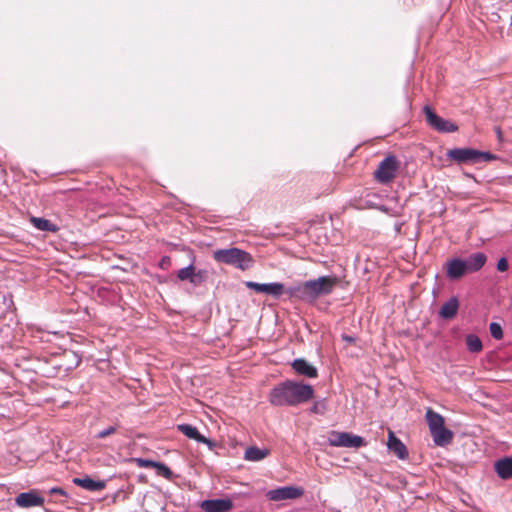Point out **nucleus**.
I'll return each instance as SVG.
<instances>
[{
  "label": "nucleus",
  "instance_id": "obj_24",
  "mask_svg": "<svg viewBox=\"0 0 512 512\" xmlns=\"http://www.w3.org/2000/svg\"><path fill=\"white\" fill-rule=\"evenodd\" d=\"M466 345L468 350L473 353H478L483 348L480 338L473 334H470L466 337Z\"/></svg>",
  "mask_w": 512,
  "mask_h": 512
},
{
  "label": "nucleus",
  "instance_id": "obj_5",
  "mask_svg": "<svg viewBox=\"0 0 512 512\" xmlns=\"http://www.w3.org/2000/svg\"><path fill=\"white\" fill-rule=\"evenodd\" d=\"M399 159L392 154L387 155L373 172V178L382 185H388L397 177L400 169Z\"/></svg>",
  "mask_w": 512,
  "mask_h": 512
},
{
  "label": "nucleus",
  "instance_id": "obj_10",
  "mask_svg": "<svg viewBox=\"0 0 512 512\" xmlns=\"http://www.w3.org/2000/svg\"><path fill=\"white\" fill-rule=\"evenodd\" d=\"M446 276L451 280H458L465 274H469L464 260L461 258H453L445 264Z\"/></svg>",
  "mask_w": 512,
  "mask_h": 512
},
{
  "label": "nucleus",
  "instance_id": "obj_29",
  "mask_svg": "<svg viewBox=\"0 0 512 512\" xmlns=\"http://www.w3.org/2000/svg\"><path fill=\"white\" fill-rule=\"evenodd\" d=\"M133 462L140 468H154L156 466V461L143 459V458H134Z\"/></svg>",
  "mask_w": 512,
  "mask_h": 512
},
{
  "label": "nucleus",
  "instance_id": "obj_30",
  "mask_svg": "<svg viewBox=\"0 0 512 512\" xmlns=\"http://www.w3.org/2000/svg\"><path fill=\"white\" fill-rule=\"evenodd\" d=\"M116 432H117V426H109L106 429L98 432V434L96 435V438L104 439L108 436L115 434Z\"/></svg>",
  "mask_w": 512,
  "mask_h": 512
},
{
  "label": "nucleus",
  "instance_id": "obj_16",
  "mask_svg": "<svg viewBox=\"0 0 512 512\" xmlns=\"http://www.w3.org/2000/svg\"><path fill=\"white\" fill-rule=\"evenodd\" d=\"M178 431L184 434L186 437L193 439L199 443H204L209 445L210 447L213 445L212 441L204 437L199 433L196 427L190 424H179L177 426Z\"/></svg>",
  "mask_w": 512,
  "mask_h": 512
},
{
  "label": "nucleus",
  "instance_id": "obj_11",
  "mask_svg": "<svg viewBox=\"0 0 512 512\" xmlns=\"http://www.w3.org/2000/svg\"><path fill=\"white\" fill-rule=\"evenodd\" d=\"M15 503L19 507H23V508L42 506L44 504V498L39 496L36 491H29V492L20 493L15 498Z\"/></svg>",
  "mask_w": 512,
  "mask_h": 512
},
{
  "label": "nucleus",
  "instance_id": "obj_18",
  "mask_svg": "<svg viewBox=\"0 0 512 512\" xmlns=\"http://www.w3.org/2000/svg\"><path fill=\"white\" fill-rule=\"evenodd\" d=\"M494 469L497 475L504 480L512 478V458H503L495 462Z\"/></svg>",
  "mask_w": 512,
  "mask_h": 512
},
{
  "label": "nucleus",
  "instance_id": "obj_8",
  "mask_svg": "<svg viewBox=\"0 0 512 512\" xmlns=\"http://www.w3.org/2000/svg\"><path fill=\"white\" fill-rule=\"evenodd\" d=\"M304 494L301 487L285 486L273 489L267 492V497L271 501H281L286 499H297Z\"/></svg>",
  "mask_w": 512,
  "mask_h": 512
},
{
  "label": "nucleus",
  "instance_id": "obj_15",
  "mask_svg": "<svg viewBox=\"0 0 512 512\" xmlns=\"http://www.w3.org/2000/svg\"><path fill=\"white\" fill-rule=\"evenodd\" d=\"M73 483L85 490L96 492L102 491L106 487V482L103 480H94L88 476L83 478H74Z\"/></svg>",
  "mask_w": 512,
  "mask_h": 512
},
{
  "label": "nucleus",
  "instance_id": "obj_33",
  "mask_svg": "<svg viewBox=\"0 0 512 512\" xmlns=\"http://www.w3.org/2000/svg\"><path fill=\"white\" fill-rule=\"evenodd\" d=\"M497 135H498L499 138H501L502 133H501L500 128H497Z\"/></svg>",
  "mask_w": 512,
  "mask_h": 512
},
{
  "label": "nucleus",
  "instance_id": "obj_4",
  "mask_svg": "<svg viewBox=\"0 0 512 512\" xmlns=\"http://www.w3.org/2000/svg\"><path fill=\"white\" fill-rule=\"evenodd\" d=\"M446 156L449 160L458 164H475L497 159V156L492 153L482 152L473 148L450 149L447 151Z\"/></svg>",
  "mask_w": 512,
  "mask_h": 512
},
{
  "label": "nucleus",
  "instance_id": "obj_3",
  "mask_svg": "<svg viewBox=\"0 0 512 512\" xmlns=\"http://www.w3.org/2000/svg\"><path fill=\"white\" fill-rule=\"evenodd\" d=\"M213 258L219 263L234 266L242 271L251 268L254 264L250 253L235 247L215 250Z\"/></svg>",
  "mask_w": 512,
  "mask_h": 512
},
{
  "label": "nucleus",
  "instance_id": "obj_9",
  "mask_svg": "<svg viewBox=\"0 0 512 512\" xmlns=\"http://www.w3.org/2000/svg\"><path fill=\"white\" fill-rule=\"evenodd\" d=\"M245 286L258 293H266L276 298L280 297L284 293V285L282 283H268L260 284L252 281L245 282Z\"/></svg>",
  "mask_w": 512,
  "mask_h": 512
},
{
  "label": "nucleus",
  "instance_id": "obj_26",
  "mask_svg": "<svg viewBox=\"0 0 512 512\" xmlns=\"http://www.w3.org/2000/svg\"><path fill=\"white\" fill-rule=\"evenodd\" d=\"M155 469H156L157 475L162 476L167 480H171V478L173 476V472L167 465H165L164 463H161V462H157Z\"/></svg>",
  "mask_w": 512,
  "mask_h": 512
},
{
  "label": "nucleus",
  "instance_id": "obj_34",
  "mask_svg": "<svg viewBox=\"0 0 512 512\" xmlns=\"http://www.w3.org/2000/svg\"><path fill=\"white\" fill-rule=\"evenodd\" d=\"M343 338H344L345 340H347V341H350V342L353 340V339H352L351 337H349V336H344Z\"/></svg>",
  "mask_w": 512,
  "mask_h": 512
},
{
  "label": "nucleus",
  "instance_id": "obj_25",
  "mask_svg": "<svg viewBox=\"0 0 512 512\" xmlns=\"http://www.w3.org/2000/svg\"><path fill=\"white\" fill-rule=\"evenodd\" d=\"M195 267L193 265H189L188 267L182 268L178 271L177 277L181 281L189 280L192 283V279L194 278Z\"/></svg>",
  "mask_w": 512,
  "mask_h": 512
},
{
  "label": "nucleus",
  "instance_id": "obj_23",
  "mask_svg": "<svg viewBox=\"0 0 512 512\" xmlns=\"http://www.w3.org/2000/svg\"><path fill=\"white\" fill-rule=\"evenodd\" d=\"M270 454L268 449H260L256 446H252L246 449L244 458L248 461H260L266 458Z\"/></svg>",
  "mask_w": 512,
  "mask_h": 512
},
{
  "label": "nucleus",
  "instance_id": "obj_13",
  "mask_svg": "<svg viewBox=\"0 0 512 512\" xmlns=\"http://www.w3.org/2000/svg\"><path fill=\"white\" fill-rule=\"evenodd\" d=\"M388 449L394 453L399 459H406L408 457V450L403 442L396 437L393 431H389L388 433Z\"/></svg>",
  "mask_w": 512,
  "mask_h": 512
},
{
  "label": "nucleus",
  "instance_id": "obj_7",
  "mask_svg": "<svg viewBox=\"0 0 512 512\" xmlns=\"http://www.w3.org/2000/svg\"><path fill=\"white\" fill-rule=\"evenodd\" d=\"M423 112L427 123L435 130L440 132H455L458 130V126L456 124L441 118L429 106H425L423 108Z\"/></svg>",
  "mask_w": 512,
  "mask_h": 512
},
{
  "label": "nucleus",
  "instance_id": "obj_31",
  "mask_svg": "<svg viewBox=\"0 0 512 512\" xmlns=\"http://www.w3.org/2000/svg\"><path fill=\"white\" fill-rule=\"evenodd\" d=\"M508 269V261L506 258L502 257L499 259L497 263V270L500 272H504Z\"/></svg>",
  "mask_w": 512,
  "mask_h": 512
},
{
  "label": "nucleus",
  "instance_id": "obj_6",
  "mask_svg": "<svg viewBox=\"0 0 512 512\" xmlns=\"http://www.w3.org/2000/svg\"><path fill=\"white\" fill-rule=\"evenodd\" d=\"M328 443L332 447L359 448L365 445L362 437L348 432L331 431Z\"/></svg>",
  "mask_w": 512,
  "mask_h": 512
},
{
  "label": "nucleus",
  "instance_id": "obj_1",
  "mask_svg": "<svg viewBox=\"0 0 512 512\" xmlns=\"http://www.w3.org/2000/svg\"><path fill=\"white\" fill-rule=\"evenodd\" d=\"M314 396L311 385L286 380L275 385L268 394V401L277 407L296 406L308 402Z\"/></svg>",
  "mask_w": 512,
  "mask_h": 512
},
{
  "label": "nucleus",
  "instance_id": "obj_19",
  "mask_svg": "<svg viewBox=\"0 0 512 512\" xmlns=\"http://www.w3.org/2000/svg\"><path fill=\"white\" fill-rule=\"evenodd\" d=\"M459 310V301L457 297H451L447 302H445L440 311L439 315L443 319H452L457 315Z\"/></svg>",
  "mask_w": 512,
  "mask_h": 512
},
{
  "label": "nucleus",
  "instance_id": "obj_27",
  "mask_svg": "<svg viewBox=\"0 0 512 512\" xmlns=\"http://www.w3.org/2000/svg\"><path fill=\"white\" fill-rule=\"evenodd\" d=\"M489 330H490L491 336L494 339L500 340L503 338V330L499 323L492 322L489 326Z\"/></svg>",
  "mask_w": 512,
  "mask_h": 512
},
{
  "label": "nucleus",
  "instance_id": "obj_20",
  "mask_svg": "<svg viewBox=\"0 0 512 512\" xmlns=\"http://www.w3.org/2000/svg\"><path fill=\"white\" fill-rule=\"evenodd\" d=\"M433 438V441L438 446H445L451 443L453 439V433L445 428V425L439 429L433 430L430 432Z\"/></svg>",
  "mask_w": 512,
  "mask_h": 512
},
{
  "label": "nucleus",
  "instance_id": "obj_17",
  "mask_svg": "<svg viewBox=\"0 0 512 512\" xmlns=\"http://www.w3.org/2000/svg\"><path fill=\"white\" fill-rule=\"evenodd\" d=\"M487 257L482 252L471 254L466 260H464L465 266L467 267L468 273H474L479 271L486 263Z\"/></svg>",
  "mask_w": 512,
  "mask_h": 512
},
{
  "label": "nucleus",
  "instance_id": "obj_28",
  "mask_svg": "<svg viewBox=\"0 0 512 512\" xmlns=\"http://www.w3.org/2000/svg\"><path fill=\"white\" fill-rule=\"evenodd\" d=\"M208 278V272L206 270H198L194 273V278L192 279L193 285H200L205 282Z\"/></svg>",
  "mask_w": 512,
  "mask_h": 512
},
{
  "label": "nucleus",
  "instance_id": "obj_2",
  "mask_svg": "<svg viewBox=\"0 0 512 512\" xmlns=\"http://www.w3.org/2000/svg\"><path fill=\"white\" fill-rule=\"evenodd\" d=\"M339 284L336 276H321L290 288L287 293L306 302H314L319 297L330 294Z\"/></svg>",
  "mask_w": 512,
  "mask_h": 512
},
{
  "label": "nucleus",
  "instance_id": "obj_22",
  "mask_svg": "<svg viewBox=\"0 0 512 512\" xmlns=\"http://www.w3.org/2000/svg\"><path fill=\"white\" fill-rule=\"evenodd\" d=\"M31 224L41 231H47V232H57L59 230L58 226L52 223L50 220L40 217H31L30 218Z\"/></svg>",
  "mask_w": 512,
  "mask_h": 512
},
{
  "label": "nucleus",
  "instance_id": "obj_14",
  "mask_svg": "<svg viewBox=\"0 0 512 512\" xmlns=\"http://www.w3.org/2000/svg\"><path fill=\"white\" fill-rule=\"evenodd\" d=\"M292 368L299 375L306 376L308 378H316L318 376V371L316 367L309 364L305 359L298 358L295 359L292 364Z\"/></svg>",
  "mask_w": 512,
  "mask_h": 512
},
{
  "label": "nucleus",
  "instance_id": "obj_21",
  "mask_svg": "<svg viewBox=\"0 0 512 512\" xmlns=\"http://www.w3.org/2000/svg\"><path fill=\"white\" fill-rule=\"evenodd\" d=\"M426 420L429 426L430 432L436 429L441 428L445 425V421L442 415L433 411L431 408H428L426 411Z\"/></svg>",
  "mask_w": 512,
  "mask_h": 512
},
{
  "label": "nucleus",
  "instance_id": "obj_12",
  "mask_svg": "<svg viewBox=\"0 0 512 512\" xmlns=\"http://www.w3.org/2000/svg\"><path fill=\"white\" fill-rule=\"evenodd\" d=\"M232 507L233 503L230 499L205 500L201 504V508L205 512H228Z\"/></svg>",
  "mask_w": 512,
  "mask_h": 512
},
{
  "label": "nucleus",
  "instance_id": "obj_32",
  "mask_svg": "<svg viewBox=\"0 0 512 512\" xmlns=\"http://www.w3.org/2000/svg\"><path fill=\"white\" fill-rule=\"evenodd\" d=\"M49 494H51V495H61V496H66L67 495L66 492L62 488H60V487L51 488L49 490Z\"/></svg>",
  "mask_w": 512,
  "mask_h": 512
}]
</instances>
